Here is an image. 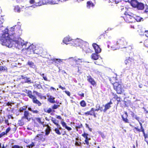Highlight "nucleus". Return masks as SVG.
<instances>
[{
    "label": "nucleus",
    "instance_id": "1",
    "mask_svg": "<svg viewBox=\"0 0 148 148\" xmlns=\"http://www.w3.org/2000/svg\"><path fill=\"white\" fill-rule=\"evenodd\" d=\"M20 28L18 25H15L10 29L9 33L7 29L4 31L0 32L1 44L10 48L16 47L20 49L24 47L23 48L26 49L27 42L19 37L22 34V31L19 29Z\"/></svg>",
    "mask_w": 148,
    "mask_h": 148
},
{
    "label": "nucleus",
    "instance_id": "2",
    "mask_svg": "<svg viewBox=\"0 0 148 148\" xmlns=\"http://www.w3.org/2000/svg\"><path fill=\"white\" fill-rule=\"evenodd\" d=\"M127 42L124 38H122L119 39L117 41L116 43L111 47L112 49L115 50L119 49L120 48H126L125 46L127 45Z\"/></svg>",
    "mask_w": 148,
    "mask_h": 148
},
{
    "label": "nucleus",
    "instance_id": "3",
    "mask_svg": "<svg viewBox=\"0 0 148 148\" xmlns=\"http://www.w3.org/2000/svg\"><path fill=\"white\" fill-rule=\"evenodd\" d=\"M75 42L80 45V46L78 45L77 46H79L80 48H82L83 51L86 53L91 52V50L88 47V44L87 42L79 39H77Z\"/></svg>",
    "mask_w": 148,
    "mask_h": 148
},
{
    "label": "nucleus",
    "instance_id": "4",
    "mask_svg": "<svg viewBox=\"0 0 148 148\" xmlns=\"http://www.w3.org/2000/svg\"><path fill=\"white\" fill-rule=\"evenodd\" d=\"M77 40V39L75 40L72 39L70 38L67 37L65 38L63 40V42L66 45L70 44L71 45H73L74 46L77 47L78 45L80 46V45L79 44H77V43L75 42V41Z\"/></svg>",
    "mask_w": 148,
    "mask_h": 148
},
{
    "label": "nucleus",
    "instance_id": "5",
    "mask_svg": "<svg viewBox=\"0 0 148 148\" xmlns=\"http://www.w3.org/2000/svg\"><path fill=\"white\" fill-rule=\"evenodd\" d=\"M126 16L125 17L124 19L127 23L132 22L134 19V14L132 13L128 12H125V13Z\"/></svg>",
    "mask_w": 148,
    "mask_h": 148
},
{
    "label": "nucleus",
    "instance_id": "6",
    "mask_svg": "<svg viewBox=\"0 0 148 148\" xmlns=\"http://www.w3.org/2000/svg\"><path fill=\"white\" fill-rule=\"evenodd\" d=\"M114 89L118 94H121L124 91V90L121 85L118 82L114 83L113 84Z\"/></svg>",
    "mask_w": 148,
    "mask_h": 148
},
{
    "label": "nucleus",
    "instance_id": "7",
    "mask_svg": "<svg viewBox=\"0 0 148 148\" xmlns=\"http://www.w3.org/2000/svg\"><path fill=\"white\" fill-rule=\"evenodd\" d=\"M36 47L32 44L29 46V47L27 48V52L28 54H31L32 53L38 54L39 53L38 51H37V50L36 49Z\"/></svg>",
    "mask_w": 148,
    "mask_h": 148
},
{
    "label": "nucleus",
    "instance_id": "8",
    "mask_svg": "<svg viewBox=\"0 0 148 148\" xmlns=\"http://www.w3.org/2000/svg\"><path fill=\"white\" fill-rule=\"evenodd\" d=\"M125 64L127 65V66L129 68H131L134 65V60L130 58H129L128 59H127L125 61Z\"/></svg>",
    "mask_w": 148,
    "mask_h": 148
},
{
    "label": "nucleus",
    "instance_id": "9",
    "mask_svg": "<svg viewBox=\"0 0 148 148\" xmlns=\"http://www.w3.org/2000/svg\"><path fill=\"white\" fill-rule=\"evenodd\" d=\"M34 140H35L38 141H40L42 142H44L45 140V138L44 135L42 134H37Z\"/></svg>",
    "mask_w": 148,
    "mask_h": 148
},
{
    "label": "nucleus",
    "instance_id": "10",
    "mask_svg": "<svg viewBox=\"0 0 148 148\" xmlns=\"http://www.w3.org/2000/svg\"><path fill=\"white\" fill-rule=\"evenodd\" d=\"M82 59H78L77 60H76L74 58L72 57L70 58L67 60L68 61L70 62L71 64H72V62H74L76 63H77L78 62H82Z\"/></svg>",
    "mask_w": 148,
    "mask_h": 148
},
{
    "label": "nucleus",
    "instance_id": "11",
    "mask_svg": "<svg viewBox=\"0 0 148 148\" xmlns=\"http://www.w3.org/2000/svg\"><path fill=\"white\" fill-rule=\"evenodd\" d=\"M92 46L95 50L96 53H98L101 52V49L97 44L95 43H93Z\"/></svg>",
    "mask_w": 148,
    "mask_h": 148
},
{
    "label": "nucleus",
    "instance_id": "12",
    "mask_svg": "<svg viewBox=\"0 0 148 148\" xmlns=\"http://www.w3.org/2000/svg\"><path fill=\"white\" fill-rule=\"evenodd\" d=\"M112 102L110 101L109 103H106L104 106L105 108L103 110V112H105L108 109H109L111 107V105L112 104Z\"/></svg>",
    "mask_w": 148,
    "mask_h": 148
},
{
    "label": "nucleus",
    "instance_id": "13",
    "mask_svg": "<svg viewBox=\"0 0 148 148\" xmlns=\"http://www.w3.org/2000/svg\"><path fill=\"white\" fill-rule=\"evenodd\" d=\"M87 80L93 86L96 84V82L94 79L90 76L87 77Z\"/></svg>",
    "mask_w": 148,
    "mask_h": 148
},
{
    "label": "nucleus",
    "instance_id": "14",
    "mask_svg": "<svg viewBox=\"0 0 148 148\" xmlns=\"http://www.w3.org/2000/svg\"><path fill=\"white\" fill-rule=\"evenodd\" d=\"M138 2L136 0H132L131 2V4L132 7L136 8L138 4Z\"/></svg>",
    "mask_w": 148,
    "mask_h": 148
},
{
    "label": "nucleus",
    "instance_id": "15",
    "mask_svg": "<svg viewBox=\"0 0 148 148\" xmlns=\"http://www.w3.org/2000/svg\"><path fill=\"white\" fill-rule=\"evenodd\" d=\"M127 113H125V115L122 116V118L123 120L126 123H129V120L127 119Z\"/></svg>",
    "mask_w": 148,
    "mask_h": 148
},
{
    "label": "nucleus",
    "instance_id": "16",
    "mask_svg": "<svg viewBox=\"0 0 148 148\" xmlns=\"http://www.w3.org/2000/svg\"><path fill=\"white\" fill-rule=\"evenodd\" d=\"M138 10H142L144 8V6L143 4L141 3L138 2L137 6L136 7Z\"/></svg>",
    "mask_w": 148,
    "mask_h": 148
},
{
    "label": "nucleus",
    "instance_id": "17",
    "mask_svg": "<svg viewBox=\"0 0 148 148\" xmlns=\"http://www.w3.org/2000/svg\"><path fill=\"white\" fill-rule=\"evenodd\" d=\"M48 101L50 102L51 103H56V101L54 100L55 97L51 96H48Z\"/></svg>",
    "mask_w": 148,
    "mask_h": 148
},
{
    "label": "nucleus",
    "instance_id": "18",
    "mask_svg": "<svg viewBox=\"0 0 148 148\" xmlns=\"http://www.w3.org/2000/svg\"><path fill=\"white\" fill-rule=\"evenodd\" d=\"M91 58L92 59L97 60L99 58V55L97 53H92L91 56Z\"/></svg>",
    "mask_w": 148,
    "mask_h": 148
},
{
    "label": "nucleus",
    "instance_id": "19",
    "mask_svg": "<svg viewBox=\"0 0 148 148\" xmlns=\"http://www.w3.org/2000/svg\"><path fill=\"white\" fill-rule=\"evenodd\" d=\"M29 113L28 111H25L24 113V116L23 118L24 117L26 119H27L28 121H29L30 120L31 118L30 117L28 118V116H29Z\"/></svg>",
    "mask_w": 148,
    "mask_h": 148
},
{
    "label": "nucleus",
    "instance_id": "20",
    "mask_svg": "<svg viewBox=\"0 0 148 148\" xmlns=\"http://www.w3.org/2000/svg\"><path fill=\"white\" fill-rule=\"evenodd\" d=\"M32 100L33 103L37 104L38 106H40L41 105V103L39 101L37 100L35 97L33 98Z\"/></svg>",
    "mask_w": 148,
    "mask_h": 148
},
{
    "label": "nucleus",
    "instance_id": "21",
    "mask_svg": "<svg viewBox=\"0 0 148 148\" xmlns=\"http://www.w3.org/2000/svg\"><path fill=\"white\" fill-rule=\"evenodd\" d=\"M94 6V5L92 2L90 1H88L87 2V8H90L91 7H93Z\"/></svg>",
    "mask_w": 148,
    "mask_h": 148
},
{
    "label": "nucleus",
    "instance_id": "22",
    "mask_svg": "<svg viewBox=\"0 0 148 148\" xmlns=\"http://www.w3.org/2000/svg\"><path fill=\"white\" fill-rule=\"evenodd\" d=\"M134 19L136 20L137 22H140L141 21H143V18L138 16H134Z\"/></svg>",
    "mask_w": 148,
    "mask_h": 148
},
{
    "label": "nucleus",
    "instance_id": "23",
    "mask_svg": "<svg viewBox=\"0 0 148 148\" xmlns=\"http://www.w3.org/2000/svg\"><path fill=\"white\" fill-rule=\"evenodd\" d=\"M28 64L29 66L33 69L35 68L36 66L34 64L32 61H29L27 63Z\"/></svg>",
    "mask_w": 148,
    "mask_h": 148
},
{
    "label": "nucleus",
    "instance_id": "24",
    "mask_svg": "<svg viewBox=\"0 0 148 148\" xmlns=\"http://www.w3.org/2000/svg\"><path fill=\"white\" fill-rule=\"evenodd\" d=\"M40 3H41V2L40 1V2H39L38 3H37V5H33L30 6L28 7H27L26 8H29L30 9H31V8H35L37 6H39L42 5V4H40Z\"/></svg>",
    "mask_w": 148,
    "mask_h": 148
},
{
    "label": "nucleus",
    "instance_id": "25",
    "mask_svg": "<svg viewBox=\"0 0 148 148\" xmlns=\"http://www.w3.org/2000/svg\"><path fill=\"white\" fill-rule=\"evenodd\" d=\"M25 80V83H27L28 84H31L33 83V82L31 80L30 78L27 77H26Z\"/></svg>",
    "mask_w": 148,
    "mask_h": 148
},
{
    "label": "nucleus",
    "instance_id": "26",
    "mask_svg": "<svg viewBox=\"0 0 148 148\" xmlns=\"http://www.w3.org/2000/svg\"><path fill=\"white\" fill-rule=\"evenodd\" d=\"M14 10L15 12L19 13L21 11V9L18 6H16L15 7Z\"/></svg>",
    "mask_w": 148,
    "mask_h": 148
},
{
    "label": "nucleus",
    "instance_id": "27",
    "mask_svg": "<svg viewBox=\"0 0 148 148\" xmlns=\"http://www.w3.org/2000/svg\"><path fill=\"white\" fill-rule=\"evenodd\" d=\"M7 68L5 66H0V71H7Z\"/></svg>",
    "mask_w": 148,
    "mask_h": 148
},
{
    "label": "nucleus",
    "instance_id": "28",
    "mask_svg": "<svg viewBox=\"0 0 148 148\" xmlns=\"http://www.w3.org/2000/svg\"><path fill=\"white\" fill-rule=\"evenodd\" d=\"M28 110L30 111H31L33 113H34V114H38L39 112V111H38L36 110H32L31 108H28Z\"/></svg>",
    "mask_w": 148,
    "mask_h": 148
},
{
    "label": "nucleus",
    "instance_id": "29",
    "mask_svg": "<svg viewBox=\"0 0 148 148\" xmlns=\"http://www.w3.org/2000/svg\"><path fill=\"white\" fill-rule=\"evenodd\" d=\"M88 134L85 133L82 134V136L85 138V140H90V138H88Z\"/></svg>",
    "mask_w": 148,
    "mask_h": 148
},
{
    "label": "nucleus",
    "instance_id": "30",
    "mask_svg": "<svg viewBox=\"0 0 148 148\" xmlns=\"http://www.w3.org/2000/svg\"><path fill=\"white\" fill-rule=\"evenodd\" d=\"M139 33L140 35H143L144 34V32L147 33L148 32V31L146 30H142L141 29L138 30Z\"/></svg>",
    "mask_w": 148,
    "mask_h": 148
},
{
    "label": "nucleus",
    "instance_id": "31",
    "mask_svg": "<svg viewBox=\"0 0 148 148\" xmlns=\"http://www.w3.org/2000/svg\"><path fill=\"white\" fill-rule=\"evenodd\" d=\"M52 121L56 125L58 124L59 121L58 120H56L55 119L52 118L51 119Z\"/></svg>",
    "mask_w": 148,
    "mask_h": 148
},
{
    "label": "nucleus",
    "instance_id": "32",
    "mask_svg": "<svg viewBox=\"0 0 148 148\" xmlns=\"http://www.w3.org/2000/svg\"><path fill=\"white\" fill-rule=\"evenodd\" d=\"M28 96L30 98H32L34 97V96L32 94L31 91H29L28 92Z\"/></svg>",
    "mask_w": 148,
    "mask_h": 148
},
{
    "label": "nucleus",
    "instance_id": "33",
    "mask_svg": "<svg viewBox=\"0 0 148 148\" xmlns=\"http://www.w3.org/2000/svg\"><path fill=\"white\" fill-rule=\"evenodd\" d=\"M4 21L3 17L2 16H1L0 17V27H3V26H1V25L2 24Z\"/></svg>",
    "mask_w": 148,
    "mask_h": 148
},
{
    "label": "nucleus",
    "instance_id": "34",
    "mask_svg": "<svg viewBox=\"0 0 148 148\" xmlns=\"http://www.w3.org/2000/svg\"><path fill=\"white\" fill-rule=\"evenodd\" d=\"M81 106L83 107H84L86 106V103L84 101H82L80 103Z\"/></svg>",
    "mask_w": 148,
    "mask_h": 148
},
{
    "label": "nucleus",
    "instance_id": "35",
    "mask_svg": "<svg viewBox=\"0 0 148 148\" xmlns=\"http://www.w3.org/2000/svg\"><path fill=\"white\" fill-rule=\"evenodd\" d=\"M35 146V144L34 143L32 142V143L29 145L27 147L29 148H32L33 147Z\"/></svg>",
    "mask_w": 148,
    "mask_h": 148
},
{
    "label": "nucleus",
    "instance_id": "36",
    "mask_svg": "<svg viewBox=\"0 0 148 148\" xmlns=\"http://www.w3.org/2000/svg\"><path fill=\"white\" fill-rule=\"evenodd\" d=\"M27 107L25 106H23V107H21L19 109V111L20 112H22L23 111V110H26Z\"/></svg>",
    "mask_w": 148,
    "mask_h": 148
},
{
    "label": "nucleus",
    "instance_id": "37",
    "mask_svg": "<svg viewBox=\"0 0 148 148\" xmlns=\"http://www.w3.org/2000/svg\"><path fill=\"white\" fill-rule=\"evenodd\" d=\"M12 148H23L22 146H19L17 145H13L12 147Z\"/></svg>",
    "mask_w": 148,
    "mask_h": 148
},
{
    "label": "nucleus",
    "instance_id": "38",
    "mask_svg": "<svg viewBox=\"0 0 148 148\" xmlns=\"http://www.w3.org/2000/svg\"><path fill=\"white\" fill-rule=\"evenodd\" d=\"M50 129L48 127L46 130L45 135H48L50 133Z\"/></svg>",
    "mask_w": 148,
    "mask_h": 148
},
{
    "label": "nucleus",
    "instance_id": "39",
    "mask_svg": "<svg viewBox=\"0 0 148 148\" xmlns=\"http://www.w3.org/2000/svg\"><path fill=\"white\" fill-rule=\"evenodd\" d=\"M55 131L56 132V133L58 135H60L61 134V133L60 132L59 129L58 128H56L55 129Z\"/></svg>",
    "mask_w": 148,
    "mask_h": 148
},
{
    "label": "nucleus",
    "instance_id": "40",
    "mask_svg": "<svg viewBox=\"0 0 148 148\" xmlns=\"http://www.w3.org/2000/svg\"><path fill=\"white\" fill-rule=\"evenodd\" d=\"M143 134L144 135V136L145 138V141L147 142V144H148V140H147V135H146V134H145V132H144H144H143Z\"/></svg>",
    "mask_w": 148,
    "mask_h": 148
},
{
    "label": "nucleus",
    "instance_id": "41",
    "mask_svg": "<svg viewBox=\"0 0 148 148\" xmlns=\"http://www.w3.org/2000/svg\"><path fill=\"white\" fill-rule=\"evenodd\" d=\"M95 112L94 109L93 108H92L91 109L90 111V113L91 114L90 115H92Z\"/></svg>",
    "mask_w": 148,
    "mask_h": 148
},
{
    "label": "nucleus",
    "instance_id": "42",
    "mask_svg": "<svg viewBox=\"0 0 148 148\" xmlns=\"http://www.w3.org/2000/svg\"><path fill=\"white\" fill-rule=\"evenodd\" d=\"M84 140L85 143L84 144H86L87 145H90V143H89V140Z\"/></svg>",
    "mask_w": 148,
    "mask_h": 148
},
{
    "label": "nucleus",
    "instance_id": "43",
    "mask_svg": "<svg viewBox=\"0 0 148 148\" xmlns=\"http://www.w3.org/2000/svg\"><path fill=\"white\" fill-rule=\"evenodd\" d=\"M24 124V123L23 121H22L21 120H19L18 121V124L20 126H22Z\"/></svg>",
    "mask_w": 148,
    "mask_h": 148
},
{
    "label": "nucleus",
    "instance_id": "44",
    "mask_svg": "<svg viewBox=\"0 0 148 148\" xmlns=\"http://www.w3.org/2000/svg\"><path fill=\"white\" fill-rule=\"evenodd\" d=\"M54 61L56 63H57V62H62V60H61L60 59H54Z\"/></svg>",
    "mask_w": 148,
    "mask_h": 148
},
{
    "label": "nucleus",
    "instance_id": "45",
    "mask_svg": "<svg viewBox=\"0 0 148 148\" xmlns=\"http://www.w3.org/2000/svg\"><path fill=\"white\" fill-rule=\"evenodd\" d=\"M96 109H94L95 111H98V110H99L100 109V106L99 105H97L96 106Z\"/></svg>",
    "mask_w": 148,
    "mask_h": 148
},
{
    "label": "nucleus",
    "instance_id": "46",
    "mask_svg": "<svg viewBox=\"0 0 148 148\" xmlns=\"http://www.w3.org/2000/svg\"><path fill=\"white\" fill-rule=\"evenodd\" d=\"M61 123L62 126L64 127H65V128L67 126V125H66V123L64 121H62L61 122Z\"/></svg>",
    "mask_w": 148,
    "mask_h": 148
},
{
    "label": "nucleus",
    "instance_id": "47",
    "mask_svg": "<svg viewBox=\"0 0 148 148\" xmlns=\"http://www.w3.org/2000/svg\"><path fill=\"white\" fill-rule=\"evenodd\" d=\"M60 106V105H56V104H54V106L53 107V109H56L57 108H58L59 106Z\"/></svg>",
    "mask_w": 148,
    "mask_h": 148
},
{
    "label": "nucleus",
    "instance_id": "48",
    "mask_svg": "<svg viewBox=\"0 0 148 148\" xmlns=\"http://www.w3.org/2000/svg\"><path fill=\"white\" fill-rule=\"evenodd\" d=\"M37 121L39 123L41 124L42 125H43L44 123L43 122H42L41 120L40 119L38 118L37 119Z\"/></svg>",
    "mask_w": 148,
    "mask_h": 148
},
{
    "label": "nucleus",
    "instance_id": "49",
    "mask_svg": "<svg viewBox=\"0 0 148 148\" xmlns=\"http://www.w3.org/2000/svg\"><path fill=\"white\" fill-rule=\"evenodd\" d=\"M82 126V124L80 123V124L79 125H76L75 126V128L76 129H79L81 128Z\"/></svg>",
    "mask_w": 148,
    "mask_h": 148
},
{
    "label": "nucleus",
    "instance_id": "50",
    "mask_svg": "<svg viewBox=\"0 0 148 148\" xmlns=\"http://www.w3.org/2000/svg\"><path fill=\"white\" fill-rule=\"evenodd\" d=\"M144 45L145 47H148V40H146L144 42Z\"/></svg>",
    "mask_w": 148,
    "mask_h": 148
},
{
    "label": "nucleus",
    "instance_id": "51",
    "mask_svg": "<svg viewBox=\"0 0 148 148\" xmlns=\"http://www.w3.org/2000/svg\"><path fill=\"white\" fill-rule=\"evenodd\" d=\"M10 130L11 128L10 127H9L6 129L5 132V133H6V134L10 131Z\"/></svg>",
    "mask_w": 148,
    "mask_h": 148
},
{
    "label": "nucleus",
    "instance_id": "52",
    "mask_svg": "<svg viewBox=\"0 0 148 148\" xmlns=\"http://www.w3.org/2000/svg\"><path fill=\"white\" fill-rule=\"evenodd\" d=\"M6 134V133H5V132H3L1 134H0V138H1L3 136Z\"/></svg>",
    "mask_w": 148,
    "mask_h": 148
},
{
    "label": "nucleus",
    "instance_id": "53",
    "mask_svg": "<svg viewBox=\"0 0 148 148\" xmlns=\"http://www.w3.org/2000/svg\"><path fill=\"white\" fill-rule=\"evenodd\" d=\"M144 12L148 15V6H147L146 7L145 10Z\"/></svg>",
    "mask_w": 148,
    "mask_h": 148
},
{
    "label": "nucleus",
    "instance_id": "54",
    "mask_svg": "<svg viewBox=\"0 0 148 148\" xmlns=\"http://www.w3.org/2000/svg\"><path fill=\"white\" fill-rule=\"evenodd\" d=\"M52 111V110L51 108H49L48 110H47L46 111H45V112L48 113H50Z\"/></svg>",
    "mask_w": 148,
    "mask_h": 148
},
{
    "label": "nucleus",
    "instance_id": "55",
    "mask_svg": "<svg viewBox=\"0 0 148 148\" xmlns=\"http://www.w3.org/2000/svg\"><path fill=\"white\" fill-rule=\"evenodd\" d=\"M57 126V128L58 129L61 130L62 129L61 127H60V125L58 124V123L56 125Z\"/></svg>",
    "mask_w": 148,
    "mask_h": 148
},
{
    "label": "nucleus",
    "instance_id": "56",
    "mask_svg": "<svg viewBox=\"0 0 148 148\" xmlns=\"http://www.w3.org/2000/svg\"><path fill=\"white\" fill-rule=\"evenodd\" d=\"M48 3L47 1H46V0H43L42 2V4L44 5L45 4Z\"/></svg>",
    "mask_w": 148,
    "mask_h": 148
},
{
    "label": "nucleus",
    "instance_id": "57",
    "mask_svg": "<svg viewBox=\"0 0 148 148\" xmlns=\"http://www.w3.org/2000/svg\"><path fill=\"white\" fill-rule=\"evenodd\" d=\"M42 75L43 76H42V77H43L44 79L45 80V81H47V77H45L44 76V74H42V75Z\"/></svg>",
    "mask_w": 148,
    "mask_h": 148
},
{
    "label": "nucleus",
    "instance_id": "58",
    "mask_svg": "<svg viewBox=\"0 0 148 148\" xmlns=\"http://www.w3.org/2000/svg\"><path fill=\"white\" fill-rule=\"evenodd\" d=\"M134 118H135L136 120H137L138 121H139V120L140 119V118L139 117L137 116L136 115L135 116V117H134Z\"/></svg>",
    "mask_w": 148,
    "mask_h": 148
},
{
    "label": "nucleus",
    "instance_id": "59",
    "mask_svg": "<svg viewBox=\"0 0 148 148\" xmlns=\"http://www.w3.org/2000/svg\"><path fill=\"white\" fill-rule=\"evenodd\" d=\"M134 129L139 132L141 131V130L140 129L138 128V127H135Z\"/></svg>",
    "mask_w": 148,
    "mask_h": 148
},
{
    "label": "nucleus",
    "instance_id": "60",
    "mask_svg": "<svg viewBox=\"0 0 148 148\" xmlns=\"http://www.w3.org/2000/svg\"><path fill=\"white\" fill-rule=\"evenodd\" d=\"M133 46H130L128 47L127 48H128L129 50H131V49L133 48Z\"/></svg>",
    "mask_w": 148,
    "mask_h": 148
},
{
    "label": "nucleus",
    "instance_id": "61",
    "mask_svg": "<svg viewBox=\"0 0 148 148\" xmlns=\"http://www.w3.org/2000/svg\"><path fill=\"white\" fill-rule=\"evenodd\" d=\"M65 128L69 131L71 130H72V129L71 127H68L67 126H66Z\"/></svg>",
    "mask_w": 148,
    "mask_h": 148
},
{
    "label": "nucleus",
    "instance_id": "62",
    "mask_svg": "<svg viewBox=\"0 0 148 148\" xmlns=\"http://www.w3.org/2000/svg\"><path fill=\"white\" fill-rule=\"evenodd\" d=\"M84 113H85V115H90V114H91L90 113V111H88L86 112H85Z\"/></svg>",
    "mask_w": 148,
    "mask_h": 148
},
{
    "label": "nucleus",
    "instance_id": "63",
    "mask_svg": "<svg viewBox=\"0 0 148 148\" xmlns=\"http://www.w3.org/2000/svg\"><path fill=\"white\" fill-rule=\"evenodd\" d=\"M35 2L34 0H30L29 1V3L31 4H33Z\"/></svg>",
    "mask_w": 148,
    "mask_h": 148
},
{
    "label": "nucleus",
    "instance_id": "64",
    "mask_svg": "<svg viewBox=\"0 0 148 148\" xmlns=\"http://www.w3.org/2000/svg\"><path fill=\"white\" fill-rule=\"evenodd\" d=\"M8 117L9 119L11 118L12 119H14V117L11 115H8Z\"/></svg>",
    "mask_w": 148,
    "mask_h": 148
}]
</instances>
